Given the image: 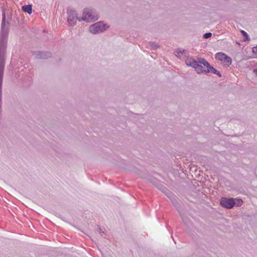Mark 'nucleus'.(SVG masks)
Listing matches in <instances>:
<instances>
[{
  "label": "nucleus",
  "mask_w": 257,
  "mask_h": 257,
  "mask_svg": "<svg viewBox=\"0 0 257 257\" xmlns=\"http://www.w3.org/2000/svg\"><path fill=\"white\" fill-rule=\"evenodd\" d=\"M185 63L187 66H191L193 68L196 66L197 62L192 58H187L185 60Z\"/></svg>",
  "instance_id": "6"
},
{
  "label": "nucleus",
  "mask_w": 257,
  "mask_h": 257,
  "mask_svg": "<svg viewBox=\"0 0 257 257\" xmlns=\"http://www.w3.org/2000/svg\"><path fill=\"white\" fill-rule=\"evenodd\" d=\"M211 35H212V34L211 33H207L204 35L203 38L207 39V38H210L211 36Z\"/></svg>",
  "instance_id": "12"
},
{
  "label": "nucleus",
  "mask_w": 257,
  "mask_h": 257,
  "mask_svg": "<svg viewBox=\"0 0 257 257\" xmlns=\"http://www.w3.org/2000/svg\"><path fill=\"white\" fill-rule=\"evenodd\" d=\"M220 204L222 206L228 209L231 208L235 205L234 200L232 198H222L220 201Z\"/></svg>",
  "instance_id": "5"
},
{
  "label": "nucleus",
  "mask_w": 257,
  "mask_h": 257,
  "mask_svg": "<svg viewBox=\"0 0 257 257\" xmlns=\"http://www.w3.org/2000/svg\"><path fill=\"white\" fill-rule=\"evenodd\" d=\"M235 205L237 206H240L243 203V201L241 199H235L234 200Z\"/></svg>",
  "instance_id": "9"
},
{
  "label": "nucleus",
  "mask_w": 257,
  "mask_h": 257,
  "mask_svg": "<svg viewBox=\"0 0 257 257\" xmlns=\"http://www.w3.org/2000/svg\"><path fill=\"white\" fill-rule=\"evenodd\" d=\"M5 19H6L5 14V13H4L3 17V21H2V27L3 29L4 28L5 25Z\"/></svg>",
  "instance_id": "11"
},
{
  "label": "nucleus",
  "mask_w": 257,
  "mask_h": 257,
  "mask_svg": "<svg viewBox=\"0 0 257 257\" xmlns=\"http://www.w3.org/2000/svg\"><path fill=\"white\" fill-rule=\"evenodd\" d=\"M68 14L67 21L70 26L74 25L76 20H78L79 21L82 20L90 22L96 21L98 19L97 15L92 14L91 11L87 9L84 10L83 17L81 19L78 18L75 13L73 11L70 12Z\"/></svg>",
  "instance_id": "1"
},
{
  "label": "nucleus",
  "mask_w": 257,
  "mask_h": 257,
  "mask_svg": "<svg viewBox=\"0 0 257 257\" xmlns=\"http://www.w3.org/2000/svg\"><path fill=\"white\" fill-rule=\"evenodd\" d=\"M240 33L244 36V41L249 40L248 36L246 32H245L244 30H241Z\"/></svg>",
  "instance_id": "10"
},
{
  "label": "nucleus",
  "mask_w": 257,
  "mask_h": 257,
  "mask_svg": "<svg viewBox=\"0 0 257 257\" xmlns=\"http://www.w3.org/2000/svg\"><path fill=\"white\" fill-rule=\"evenodd\" d=\"M22 10L24 12L28 13L29 14H32V10L31 5H26L22 7Z\"/></svg>",
  "instance_id": "7"
},
{
  "label": "nucleus",
  "mask_w": 257,
  "mask_h": 257,
  "mask_svg": "<svg viewBox=\"0 0 257 257\" xmlns=\"http://www.w3.org/2000/svg\"><path fill=\"white\" fill-rule=\"evenodd\" d=\"M199 63L203 64L206 68H209V67H211L209 64L204 59H200L199 60Z\"/></svg>",
  "instance_id": "8"
},
{
  "label": "nucleus",
  "mask_w": 257,
  "mask_h": 257,
  "mask_svg": "<svg viewBox=\"0 0 257 257\" xmlns=\"http://www.w3.org/2000/svg\"><path fill=\"white\" fill-rule=\"evenodd\" d=\"M108 27L101 22L96 23L89 27V31L92 34H96L105 30Z\"/></svg>",
  "instance_id": "2"
},
{
  "label": "nucleus",
  "mask_w": 257,
  "mask_h": 257,
  "mask_svg": "<svg viewBox=\"0 0 257 257\" xmlns=\"http://www.w3.org/2000/svg\"><path fill=\"white\" fill-rule=\"evenodd\" d=\"M254 72L256 73V74H257V69L256 70L254 71Z\"/></svg>",
  "instance_id": "14"
},
{
  "label": "nucleus",
  "mask_w": 257,
  "mask_h": 257,
  "mask_svg": "<svg viewBox=\"0 0 257 257\" xmlns=\"http://www.w3.org/2000/svg\"><path fill=\"white\" fill-rule=\"evenodd\" d=\"M215 57L216 59L222 62L227 66L230 65L232 63L231 59L223 53H217L215 54Z\"/></svg>",
  "instance_id": "4"
},
{
  "label": "nucleus",
  "mask_w": 257,
  "mask_h": 257,
  "mask_svg": "<svg viewBox=\"0 0 257 257\" xmlns=\"http://www.w3.org/2000/svg\"><path fill=\"white\" fill-rule=\"evenodd\" d=\"M194 68L196 70L198 73H201L203 72L213 73L214 74H217L220 77L221 76L219 72H217V70H215L213 67H209V68L204 69L202 66L199 65L197 63L196 66H195Z\"/></svg>",
  "instance_id": "3"
},
{
  "label": "nucleus",
  "mask_w": 257,
  "mask_h": 257,
  "mask_svg": "<svg viewBox=\"0 0 257 257\" xmlns=\"http://www.w3.org/2000/svg\"><path fill=\"white\" fill-rule=\"evenodd\" d=\"M252 51L253 53L257 54V46L252 48Z\"/></svg>",
  "instance_id": "13"
}]
</instances>
